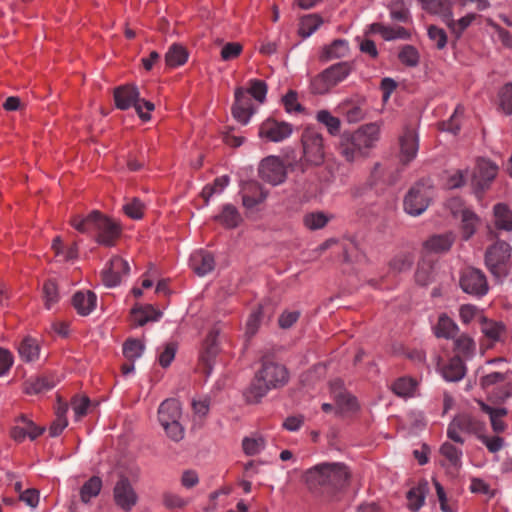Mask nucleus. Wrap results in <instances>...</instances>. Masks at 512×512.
I'll use <instances>...</instances> for the list:
<instances>
[{
    "label": "nucleus",
    "mask_w": 512,
    "mask_h": 512,
    "mask_svg": "<svg viewBox=\"0 0 512 512\" xmlns=\"http://www.w3.org/2000/svg\"><path fill=\"white\" fill-rule=\"evenodd\" d=\"M351 477L348 466L341 462H323L304 473V481L313 491L334 494L344 489Z\"/></svg>",
    "instance_id": "f257e3e1"
},
{
    "label": "nucleus",
    "mask_w": 512,
    "mask_h": 512,
    "mask_svg": "<svg viewBox=\"0 0 512 512\" xmlns=\"http://www.w3.org/2000/svg\"><path fill=\"white\" fill-rule=\"evenodd\" d=\"M288 380L289 373L283 364L263 358L261 368L246 389L244 397L250 404L259 403L270 390L283 387Z\"/></svg>",
    "instance_id": "f03ea898"
},
{
    "label": "nucleus",
    "mask_w": 512,
    "mask_h": 512,
    "mask_svg": "<svg viewBox=\"0 0 512 512\" xmlns=\"http://www.w3.org/2000/svg\"><path fill=\"white\" fill-rule=\"evenodd\" d=\"M511 246L498 240L485 252V266L497 282H502L509 274L512 265Z\"/></svg>",
    "instance_id": "7ed1b4c3"
},
{
    "label": "nucleus",
    "mask_w": 512,
    "mask_h": 512,
    "mask_svg": "<svg viewBox=\"0 0 512 512\" xmlns=\"http://www.w3.org/2000/svg\"><path fill=\"white\" fill-rule=\"evenodd\" d=\"M353 71V63H335L312 78L310 89L313 94L324 95L342 83Z\"/></svg>",
    "instance_id": "20e7f679"
},
{
    "label": "nucleus",
    "mask_w": 512,
    "mask_h": 512,
    "mask_svg": "<svg viewBox=\"0 0 512 512\" xmlns=\"http://www.w3.org/2000/svg\"><path fill=\"white\" fill-rule=\"evenodd\" d=\"M434 189L429 180H420L412 186L404 198V210L412 216L421 215L430 205Z\"/></svg>",
    "instance_id": "39448f33"
},
{
    "label": "nucleus",
    "mask_w": 512,
    "mask_h": 512,
    "mask_svg": "<svg viewBox=\"0 0 512 512\" xmlns=\"http://www.w3.org/2000/svg\"><path fill=\"white\" fill-rule=\"evenodd\" d=\"M303 161L309 165H320L324 160L323 137L314 128H306L302 134Z\"/></svg>",
    "instance_id": "423d86ee"
},
{
    "label": "nucleus",
    "mask_w": 512,
    "mask_h": 512,
    "mask_svg": "<svg viewBox=\"0 0 512 512\" xmlns=\"http://www.w3.org/2000/svg\"><path fill=\"white\" fill-rule=\"evenodd\" d=\"M258 174L262 181L273 186L282 184L287 177L286 166L278 156L264 158L259 164Z\"/></svg>",
    "instance_id": "0eeeda50"
},
{
    "label": "nucleus",
    "mask_w": 512,
    "mask_h": 512,
    "mask_svg": "<svg viewBox=\"0 0 512 512\" xmlns=\"http://www.w3.org/2000/svg\"><path fill=\"white\" fill-rule=\"evenodd\" d=\"M399 162L408 165L412 162L419 150V136L412 125H405L398 138Z\"/></svg>",
    "instance_id": "6e6552de"
},
{
    "label": "nucleus",
    "mask_w": 512,
    "mask_h": 512,
    "mask_svg": "<svg viewBox=\"0 0 512 512\" xmlns=\"http://www.w3.org/2000/svg\"><path fill=\"white\" fill-rule=\"evenodd\" d=\"M460 432L471 433L474 434L477 438H480L479 422L477 419L467 413L458 415L449 424L447 429V436L449 439L457 443H463Z\"/></svg>",
    "instance_id": "1a4fd4ad"
},
{
    "label": "nucleus",
    "mask_w": 512,
    "mask_h": 512,
    "mask_svg": "<svg viewBox=\"0 0 512 512\" xmlns=\"http://www.w3.org/2000/svg\"><path fill=\"white\" fill-rule=\"evenodd\" d=\"M292 125L268 118L259 126L258 136L267 142H281L292 134Z\"/></svg>",
    "instance_id": "9d476101"
},
{
    "label": "nucleus",
    "mask_w": 512,
    "mask_h": 512,
    "mask_svg": "<svg viewBox=\"0 0 512 512\" xmlns=\"http://www.w3.org/2000/svg\"><path fill=\"white\" fill-rule=\"evenodd\" d=\"M355 139L358 141V146L361 147L366 156L374 149L380 140L381 126L376 122L361 125L352 132Z\"/></svg>",
    "instance_id": "9b49d317"
},
{
    "label": "nucleus",
    "mask_w": 512,
    "mask_h": 512,
    "mask_svg": "<svg viewBox=\"0 0 512 512\" xmlns=\"http://www.w3.org/2000/svg\"><path fill=\"white\" fill-rule=\"evenodd\" d=\"M114 500L117 506L125 511H130L137 503L138 496L130 481L121 477L114 487Z\"/></svg>",
    "instance_id": "f8f14e48"
},
{
    "label": "nucleus",
    "mask_w": 512,
    "mask_h": 512,
    "mask_svg": "<svg viewBox=\"0 0 512 512\" xmlns=\"http://www.w3.org/2000/svg\"><path fill=\"white\" fill-rule=\"evenodd\" d=\"M96 241L104 246H113L121 234L120 224L104 214L96 229Z\"/></svg>",
    "instance_id": "ddd939ff"
},
{
    "label": "nucleus",
    "mask_w": 512,
    "mask_h": 512,
    "mask_svg": "<svg viewBox=\"0 0 512 512\" xmlns=\"http://www.w3.org/2000/svg\"><path fill=\"white\" fill-rule=\"evenodd\" d=\"M455 242V236L451 232L434 234L422 244V254L429 258L431 254H443L448 252Z\"/></svg>",
    "instance_id": "4468645a"
},
{
    "label": "nucleus",
    "mask_w": 512,
    "mask_h": 512,
    "mask_svg": "<svg viewBox=\"0 0 512 512\" xmlns=\"http://www.w3.org/2000/svg\"><path fill=\"white\" fill-rule=\"evenodd\" d=\"M253 104L250 96L242 87L235 90V102L232 106L234 118L241 124H247L253 114Z\"/></svg>",
    "instance_id": "2eb2a0df"
},
{
    "label": "nucleus",
    "mask_w": 512,
    "mask_h": 512,
    "mask_svg": "<svg viewBox=\"0 0 512 512\" xmlns=\"http://www.w3.org/2000/svg\"><path fill=\"white\" fill-rule=\"evenodd\" d=\"M218 351V331L213 329L207 334L199 356V361L203 366L202 370L205 374H210L213 360L218 354Z\"/></svg>",
    "instance_id": "dca6fc26"
},
{
    "label": "nucleus",
    "mask_w": 512,
    "mask_h": 512,
    "mask_svg": "<svg viewBox=\"0 0 512 512\" xmlns=\"http://www.w3.org/2000/svg\"><path fill=\"white\" fill-rule=\"evenodd\" d=\"M339 154L348 162H354L360 158L367 157L352 132H344L340 136L338 145Z\"/></svg>",
    "instance_id": "f3484780"
},
{
    "label": "nucleus",
    "mask_w": 512,
    "mask_h": 512,
    "mask_svg": "<svg viewBox=\"0 0 512 512\" xmlns=\"http://www.w3.org/2000/svg\"><path fill=\"white\" fill-rule=\"evenodd\" d=\"M338 112L348 123H357L366 117L363 100L346 99L338 105Z\"/></svg>",
    "instance_id": "a211bd4d"
},
{
    "label": "nucleus",
    "mask_w": 512,
    "mask_h": 512,
    "mask_svg": "<svg viewBox=\"0 0 512 512\" xmlns=\"http://www.w3.org/2000/svg\"><path fill=\"white\" fill-rule=\"evenodd\" d=\"M140 100V93L134 85H123L115 88L114 101L120 110H127L133 107Z\"/></svg>",
    "instance_id": "6ab92c4d"
},
{
    "label": "nucleus",
    "mask_w": 512,
    "mask_h": 512,
    "mask_svg": "<svg viewBox=\"0 0 512 512\" xmlns=\"http://www.w3.org/2000/svg\"><path fill=\"white\" fill-rule=\"evenodd\" d=\"M18 421L21 424H18L11 429V437L17 442H23L27 437L30 440H35L44 431V428L36 426L25 416H21Z\"/></svg>",
    "instance_id": "aec40b11"
},
{
    "label": "nucleus",
    "mask_w": 512,
    "mask_h": 512,
    "mask_svg": "<svg viewBox=\"0 0 512 512\" xmlns=\"http://www.w3.org/2000/svg\"><path fill=\"white\" fill-rule=\"evenodd\" d=\"M102 215L101 212L94 210L86 216L74 215L69 222L74 229L82 234L96 233Z\"/></svg>",
    "instance_id": "412c9836"
},
{
    "label": "nucleus",
    "mask_w": 512,
    "mask_h": 512,
    "mask_svg": "<svg viewBox=\"0 0 512 512\" xmlns=\"http://www.w3.org/2000/svg\"><path fill=\"white\" fill-rule=\"evenodd\" d=\"M190 266L199 276L210 273L215 267V261L212 254L205 250H197L190 256Z\"/></svg>",
    "instance_id": "4be33fe9"
},
{
    "label": "nucleus",
    "mask_w": 512,
    "mask_h": 512,
    "mask_svg": "<svg viewBox=\"0 0 512 512\" xmlns=\"http://www.w3.org/2000/svg\"><path fill=\"white\" fill-rule=\"evenodd\" d=\"M349 53V42L345 39H336L332 43L322 47L319 54L321 62H328L346 57Z\"/></svg>",
    "instance_id": "5701e85b"
},
{
    "label": "nucleus",
    "mask_w": 512,
    "mask_h": 512,
    "mask_svg": "<svg viewBox=\"0 0 512 512\" xmlns=\"http://www.w3.org/2000/svg\"><path fill=\"white\" fill-rule=\"evenodd\" d=\"M97 297L92 291H79L72 298L73 307L82 316L89 315L95 308Z\"/></svg>",
    "instance_id": "b1692460"
},
{
    "label": "nucleus",
    "mask_w": 512,
    "mask_h": 512,
    "mask_svg": "<svg viewBox=\"0 0 512 512\" xmlns=\"http://www.w3.org/2000/svg\"><path fill=\"white\" fill-rule=\"evenodd\" d=\"M435 278V262L422 255L415 272L416 283L421 286L429 285Z\"/></svg>",
    "instance_id": "393cba45"
},
{
    "label": "nucleus",
    "mask_w": 512,
    "mask_h": 512,
    "mask_svg": "<svg viewBox=\"0 0 512 512\" xmlns=\"http://www.w3.org/2000/svg\"><path fill=\"white\" fill-rule=\"evenodd\" d=\"M441 374L446 381L456 382L465 375V367L462 359L457 355L450 358L441 367Z\"/></svg>",
    "instance_id": "a878e982"
},
{
    "label": "nucleus",
    "mask_w": 512,
    "mask_h": 512,
    "mask_svg": "<svg viewBox=\"0 0 512 512\" xmlns=\"http://www.w3.org/2000/svg\"><path fill=\"white\" fill-rule=\"evenodd\" d=\"M267 196L268 191L261 185L256 182L250 183L242 196L243 206L248 209L254 208L258 204L264 202Z\"/></svg>",
    "instance_id": "bb28decb"
},
{
    "label": "nucleus",
    "mask_w": 512,
    "mask_h": 512,
    "mask_svg": "<svg viewBox=\"0 0 512 512\" xmlns=\"http://www.w3.org/2000/svg\"><path fill=\"white\" fill-rule=\"evenodd\" d=\"M460 286L465 293L480 294V271L473 268L463 270L460 277Z\"/></svg>",
    "instance_id": "cd10ccee"
},
{
    "label": "nucleus",
    "mask_w": 512,
    "mask_h": 512,
    "mask_svg": "<svg viewBox=\"0 0 512 512\" xmlns=\"http://www.w3.org/2000/svg\"><path fill=\"white\" fill-rule=\"evenodd\" d=\"M180 416L181 408L177 400L167 399L160 404L158 409L160 424H168V422L179 420Z\"/></svg>",
    "instance_id": "c85d7f7f"
},
{
    "label": "nucleus",
    "mask_w": 512,
    "mask_h": 512,
    "mask_svg": "<svg viewBox=\"0 0 512 512\" xmlns=\"http://www.w3.org/2000/svg\"><path fill=\"white\" fill-rule=\"evenodd\" d=\"M503 331V326L499 323L488 321L482 317V348H491L493 343L498 341L500 334Z\"/></svg>",
    "instance_id": "c756f323"
},
{
    "label": "nucleus",
    "mask_w": 512,
    "mask_h": 512,
    "mask_svg": "<svg viewBox=\"0 0 512 512\" xmlns=\"http://www.w3.org/2000/svg\"><path fill=\"white\" fill-rule=\"evenodd\" d=\"M482 412L488 414L491 426L494 432H503L507 425L503 418L507 414V409L504 407H492L482 402Z\"/></svg>",
    "instance_id": "7c9ffc66"
},
{
    "label": "nucleus",
    "mask_w": 512,
    "mask_h": 512,
    "mask_svg": "<svg viewBox=\"0 0 512 512\" xmlns=\"http://www.w3.org/2000/svg\"><path fill=\"white\" fill-rule=\"evenodd\" d=\"M132 321L137 326H143L150 321H158L162 312L155 309L152 305H146L141 308H134L131 313Z\"/></svg>",
    "instance_id": "2f4dec72"
},
{
    "label": "nucleus",
    "mask_w": 512,
    "mask_h": 512,
    "mask_svg": "<svg viewBox=\"0 0 512 512\" xmlns=\"http://www.w3.org/2000/svg\"><path fill=\"white\" fill-rule=\"evenodd\" d=\"M215 220L221 223L225 228H236L242 221L237 208L232 204H225L220 214L215 216Z\"/></svg>",
    "instance_id": "473e14b6"
},
{
    "label": "nucleus",
    "mask_w": 512,
    "mask_h": 512,
    "mask_svg": "<svg viewBox=\"0 0 512 512\" xmlns=\"http://www.w3.org/2000/svg\"><path fill=\"white\" fill-rule=\"evenodd\" d=\"M55 381L47 376H40L27 380L24 384V392L28 395L43 393L52 389Z\"/></svg>",
    "instance_id": "72a5a7b5"
},
{
    "label": "nucleus",
    "mask_w": 512,
    "mask_h": 512,
    "mask_svg": "<svg viewBox=\"0 0 512 512\" xmlns=\"http://www.w3.org/2000/svg\"><path fill=\"white\" fill-rule=\"evenodd\" d=\"M422 7L429 13L439 15L443 21L451 16V4L448 0H420Z\"/></svg>",
    "instance_id": "f704fd0d"
},
{
    "label": "nucleus",
    "mask_w": 512,
    "mask_h": 512,
    "mask_svg": "<svg viewBox=\"0 0 512 512\" xmlns=\"http://www.w3.org/2000/svg\"><path fill=\"white\" fill-rule=\"evenodd\" d=\"M495 225L498 229L512 231V211L508 205L498 203L493 208Z\"/></svg>",
    "instance_id": "c9c22d12"
},
{
    "label": "nucleus",
    "mask_w": 512,
    "mask_h": 512,
    "mask_svg": "<svg viewBox=\"0 0 512 512\" xmlns=\"http://www.w3.org/2000/svg\"><path fill=\"white\" fill-rule=\"evenodd\" d=\"M188 60L187 50L180 44H173L165 54V62L168 67L175 68L184 65Z\"/></svg>",
    "instance_id": "e433bc0d"
},
{
    "label": "nucleus",
    "mask_w": 512,
    "mask_h": 512,
    "mask_svg": "<svg viewBox=\"0 0 512 512\" xmlns=\"http://www.w3.org/2000/svg\"><path fill=\"white\" fill-rule=\"evenodd\" d=\"M458 331L456 323L446 314L439 316L438 323L434 328V333L438 338H453Z\"/></svg>",
    "instance_id": "4c0bfd02"
},
{
    "label": "nucleus",
    "mask_w": 512,
    "mask_h": 512,
    "mask_svg": "<svg viewBox=\"0 0 512 512\" xmlns=\"http://www.w3.org/2000/svg\"><path fill=\"white\" fill-rule=\"evenodd\" d=\"M440 454L446 460L442 465H447L454 469H458L461 466L462 451L456 446L449 442H445L440 447Z\"/></svg>",
    "instance_id": "58836bf2"
},
{
    "label": "nucleus",
    "mask_w": 512,
    "mask_h": 512,
    "mask_svg": "<svg viewBox=\"0 0 512 512\" xmlns=\"http://www.w3.org/2000/svg\"><path fill=\"white\" fill-rule=\"evenodd\" d=\"M39 351L40 348L37 341L30 337L24 338L18 347L21 359L26 362L37 360L39 357Z\"/></svg>",
    "instance_id": "ea45409f"
},
{
    "label": "nucleus",
    "mask_w": 512,
    "mask_h": 512,
    "mask_svg": "<svg viewBox=\"0 0 512 512\" xmlns=\"http://www.w3.org/2000/svg\"><path fill=\"white\" fill-rule=\"evenodd\" d=\"M323 20L317 14H309L301 18L299 23V35L303 38L311 36L322 25Z\"/></svg>",
    "instance_id": "a19ab883"
},
{
    "label": "nucleus",
    "mask_w": 512,
    "mask_h": 512,
    "mask_svg": "<svg viewBox=\"0 0 512 512\" xmlns=\"http://www.w3.org/2000/svg\"><path fill=\"white\" fill-rule=\"evenodd\" d=\"M417 382L409 377H401L393 382L391 389L399 397L407 398L415 394Z\"/></svg>",
    "instance_id": "79ce46f5"
},
{
    "label": "nucleus",
    "mask_w": 512,
    "mask_h": 512,
    "mask_svg": "<svg viewBox=\"0 0 512 512\" xmlns=\"http://www.w3.org/2000/svg\"><path fill=\"white\" fill-rule=\"evenodd\" d=\"M102 488V480L98 476H92L80 489V498L83 503H89L90 500L99 495Z\"/></svg>",
    "instance_id": "37998d69"
},
{
    "label": "nucleus",
    "mask_w": 512,
    "mask_h": 512,
    "mask_svg": "<svg viewBox=\"0 0 512 512\" xmlns=\"http://www.w3.org/2000/svg\"><path fill=\"white\" fill-rule=\"evenodd\" d=\"M500 165L496 161L482 158V192L490 187V184L497 177Z\"/></svg>",
    "instance_id": "c03bdc74"
},
{
    "label": "nucleus",
    "mask_w": 512,
    "mask_h": 512,
    "mask_svg": "<svg viewBox=\"0 0 512 512\" xmlns=\"http://www.w3.org/2000/svg\"><path fill=\"white\" fill-rule=\"evenodd\" d=\"M316 119L319 123L323 124L328 132L335 136L339 134L341 122L339 118L333 116L328 110H320L317 112Z\"/></svg>",
    "instance_id": "a18cd8bd"
},
{
    "label": "nucleus",
    "mask_w": 512,
    "mask_h": 512,
    "mask_svg": "<svg viewBox=\"0 0 512 512\" xmlns=\"http://www.w3.org/2000/svg\"><path fill=\"white\" fill-rule=\"evenodd\" d=\"M229 184V177L224 175L221 177H217L212 184H207L204 186L201 192V196L204 198L205 203L209 202V199L215 193H221Z\"/></svg>",
    "instance_id": "49530a36"
},
{
    "label": "nucleus",
    "mask_w": 512,
    "mask_h": 512,
    "mask_svg": "<svg viewBox=\"0 0 512 512\" xmlns=\"http://www.w3.org/2000/svg\"><path fill=\"white\" fill-rule=\"evenodd\" d=\"M330 218L324 212H311L303 217V223L309 230H318L324 228Z\"/></svg>",
    "instance_id": "de8ad7c7"
},
{
    "label": "nucleus",
    "mask_w": 512,
    "mask_h": 512,
    "mask_svg": "<svg viewBox=\"0 0 512 512\" xmlns=\"http://www.w3.org/2000/svg\"><path fill=\"white\" fill-rule=\"evenodd\" d=\"M461 217L463 238L468 240L475 233L478 217L469 210H463Z\"/></svg>",
    "instance_id": "09e8293b"
},
{
    "label": "nucleus",
    "mask_w": 512,
    "mask_h": 512,
    "mask_svg": "<svg viewBox=\"0 0 512 512\" xmlns=\"http://www.w3.org/2000/svg\"><path fill=\"white\" fill-rule=\"evenodd\" d=\"M144 344L136 339H129L123 345V354L129 361L134 362L144 351Z\"/></svg>",
    "instance_id": "8fccbe9b"
},
{
    "label": "nucleus",
    "mask_w": 512,
    "mask_h": 512,
    "mask_svg": "<svg viewBox=\"0 0 512 512\" xmlns=\"http://www.w3.org/2000/svg\"><path fill=\"white\" fill-rule=\"evenodd\" d=\"M474 19L475 14H467L466 16L460 18L458 21H454L451 15L449 16L448 21L443 22L451 29L456 37H459L464 32V30L470 26Z\"/></svg>",
    "instance_id": "3c124183"
},
{
    "label": "nucleus",
    "mask_w": 512,
    "mask_h": 512,
    "mask_svg": "<svg viewBox=\"0 0 512 512\" xmlns=\"http://www.w3.org/2000/svg\"><path fill=\"white\" fill-rule=\"evenodd\" d=\"M414 262V257L410 253H400L397 254L391 261H390V268L395 272H403L407 271L411 268L412 264Z\"/></svg>",
    "instance_id": "603ef678"
},
{
    "label": "nucleus",
    "mask_w": 512,
    "mask_h": 512,
    "mask_svg": "<svg viewBox=\"0 0 512 512\" xmlns=\"http://www.w3.org/2000/svg\"><path fill=\"white\" fill-rule=\"evenodd\" d=\"M145 210L144 203L138 198L130 199L124 206V213L134 220H139L143 217Z\"/></svg>",
    "instance_id": "864d4df0"
},
{
    "label": "nucleus",
    "mask_w": 512,
    "mask_h": 512,
    "mask_svg": "<svg viewBox=\"0 0 512 512\" xmlns=\"http://www.w3.org/2000/svg\"><path fill=\"white\" fill-rule=\"evenodd\" d=\"M245 91L255 100L263 103L267 94V85L263 80L252 79L249 81V88Z\"/></svg>",
    "instance_id": "5fc2aeb1"
},
{
    "label": "nucleus",
    "mask_w": 512,
    "mask_h": 512,
    "mask_svg": "<svg viewBox=\"0 0 512 512\" xmlns=\"http://www.w3.org/2000/svg\"><path fill=\"white\" fill-rule=\"evenodd\" d=\"M399 60L402 64L415 67L419 63V53L412 45H405L399 52Z\"/></svg>",
    "instance_id": "6e6d98bb"
},
{
    "label": "nucleus",
    "mask_w": 512,
    "mask_h": 512,
    "mask_svg": "<svg viewBox=\"0 0 512 512\" xmlns=\"http://www.w3.org/2000/svg\"><path fill=\"white\" fill-rule=\"evenodd\" d=\"M425 493L422 487H413L407 493L408 507L418 511L424 504Z\"/></svg>",
    "instance_id": "4d7b16f0"
},
{
    "label": "nucleus",
    "mask_w": 512,
    "mask_h": 512,
    "mask_svg": "<svg viewBox=\"0 0 512 512\" xmlns=\"http://www.w3.org/2000/svg\"><path fill=\"white\" fill-rule=\"evenodd\" d=\"M390 16L393 20L406 23L409 21V10L402 1H393L390 6Z\"/></svg>",
    "instance_id": "13d9d810"
},
{
    "label": "nucleus",
    "mask_w": 512,
    "mask_h": 512,
    "mask_svg": "<svg viewBox=\"0 0 512 512\" xmlns=\"http://www.w3.org/2000/svg\"><path fill=\"white\" fill-rule=\"evenodd\" d=\"M43 294L45 300V307L51 309V307L57 303L59 299L57 285L54 281L48 280L43 285Z\"/></svg>",
    "instance_id": "bf43d9fd"
},
{
    "label": "nucleus",
    "mask_w": 512,
    "mask_h": 512,
    "mask_svg": "<svg viewBox=\"0 0 512 512\" xmlns=\"http://www.w3.org/2000/svg\"><path fill=\"white\" fill-rule=\"evenodd\" d=\"M243 451L247 455H256L260 453L265 447V441L262 437L249 438L246 437L242 441Z\"/></svg>",
    "instance_id": "052dcab7"
},
{
    "label": "nucleus",
    "mask_w": 512,
    "mask_h": 512,
    "mask_svg": "<svg viewBox=\"0 0 512 512\" xmlns=\"http://www.w3.org/2000/svg\"><path fill=\"white\" fill-rule=\"evenodd\" d=\"M163 505L170 510L185 507L189 501L180 495L172 492H165L162 495Z\"/></svg>",
    "instance_id": "680f3d73"
},
{
    "label": "nucleus",
    "mask_w": 512,
    "mask_h": 512,
    "mask_svg": "<svg viewBox=\"0 0 512 512\" xmlns=\"http://www.w3.org/2000/svg\"><path fill=\"white\" fill-rule=\"evenodd\" d=\"M428 36L431 41L435 43L437 49H443L447 44V34L442 29L435 25L428 27Z\"/></svg>",
    "instance_id": "e2e57ef3"
},
{
    "label": "nucleus",
    "mask_w": 512,
    "mask_h": 512,
    "mask_svg": "<svg viewBox=\"0 0 512 512\" xmlns=\"http://www.w3.org/2000/svg\"><path fill=\"white\" fill-rule=\"evenodd\" d=\"M500 107L506 115H512V83H508L502 88Z\"/></svg>",
    "instance_id": "0e129e2a"
},
{
    "label": "nucleus",
    "mask_w": 512,
    "mask_h": 512,
    "mask_svg": "<svg viewBox=\"0 0 512 512\" xmlns=\"http://www.w3.org/2000/svg\"><path fill=\"white\" fill-rule=\"evenodd\" d=\"M454 344L455 350L464 356H470L473 353L475 347L474 341L466 335H461L458 337Z\"/></svg>",
    "instance_id": "69168bd1"
},
{
    "label": "nucleus",
    "mask_w": 512,
    "mask_h": 512,
    "mask_svg": "<svg viewBox=\"0 0 512 512\" xmlns=\"http://www.w3.org/2000/svg\"><path fill=\"white\" fill-rule=\"evenodd\" d=\"M89 405L90 400L88 397H76L72 400L71 407L76 420H80L87 414Z\"/></svg>",
    "instance_id": "338daca9"
},
{
    "label": "nucleus",
    "mask_w": 512,
    "mask_h": 512,
    "mask_svg": "<svg viewBox=\"0 0 512 512\" xmlns=\"http://www.w3.org/2000/svg\"><path fill=\"white\" fill-rule=\"evenodd\" d=\"M242 50L243 47L240 43L228 42L222 47L221 59L223 61L233 60L241 54Z\"/></svg>",
    "instance_id": "774afa93"
}]
</instances>
